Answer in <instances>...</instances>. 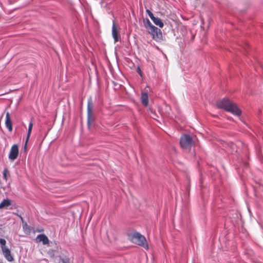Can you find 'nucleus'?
<instances>
[{"label": "nucleus", "instance_id": "2", "mask_svg": "<svg viewBox=\"0 0 263 263\" xmlns=\"http://www.w3.org/2000/svg\"><path fill=\"white\" fill-rule=\"evenodd\" d=\"M128 239L132 242L142 246L145 249H148L146 238L139 232H133L127 234Z\"/></svg>", "mask_w": 263, "mask_h": 263}, {"label": "nucleus", "instance_id": "13", "mask_svg": "<svg viewBox=\"0 0 263 263\" xmlns=\"http://www.w3.org/2000/svg\"><path fill=\"white\" fill-rule=\"evenodd\" d=\"M152 21H153L155 25L158 26L159 27H163V23L160 18L154 17Z\"/></svg>", "mask_w": 263, "mask_h": 263}, {"label": "nucleus", "instance_id": "9", "mask_svg": "<svg viewBox=\"0 0 263 263\" xmlns=\"http://www.w3.org/2000/svg\"><path fill=\"white\" fill-rule=\"evenodd\" d=\"M37 242H42L43 245H47L49 243L48 237L44 234H40L36 238Z\"/></svg>", "mask_w": 263, "mask_h": 263}, {"label": "nucleus", "instance_id": "12", "mask_svg": "<svg viewBox=\"0 0 263 263\" xmlns=\"http://www.w3.org/2000/svg\"><path fill=\"white\" fill-rule=\"evenodd\" d=\"M141 101L143 105L147 106L148 103V96L147 93H142L141 95Z\"/></svg>", "mask_w": 263, "mask_h": 263}, {"label": "nucleus", "instance_id": "3", "mask_svg": "<svg viewBox=\"0 0 263 263\" xmlns=\"http://www.w3.org/2000/svg\"><path fill=\"white\" fill-rule=\"evenodd\" d=\"M194 145V141L191 136L186 134L182 136V153L190 152Z\"/></svg>", "mask_w": 263, "mask_h": 263}, {"label": "nucleus", "instance_id": "19", "mask_svg": "<svg viewBox=\"0 0 263 263\" xmlns=\"http://www.w3.org/2000/svg\"><path fill=\"white\" fill-rule=\"evenodd\" d=\"M146 12H147V13L148 14V16L150 17V18L153 20V18L155 17L153 15V14L151 12L150 10L147 9Z\"/></svg>", "mask_w": 263, "mask_h": 263}, {"label": "nucleus", "instance_id": "1", "mask_svg": "<svg viewBox=\"0 0 263 263\" xmlns=\"http://www.w3.org/2000/svg\"><path fill=\"white\" fill-rule=\"evenodd\" d=\"M216 105L218 108L223 109L234 115L239 116L241 114V111L237 105L229 99L220 100L217 102Z\"/></svg>", "mask_w": 263, "mask_h": 263}, {"label": "nucleus", "instance_id": "25", "mask_svg": "<svg viewBox=\"0 0 263 263\" xmlns=\"http://www.w3.org/2000/svg\"><path fill=\"white\" fill-rule=\"evenodd\" d=\"M138 71H139L140 74H141V71H140L139 68H138Z\"/></svg>", "mask_w": 263, "mask_h": 263}, {"label": "nucleus", "instance_id": "5", "mask_svg": "<svg viewBox=\"0 0 263 263\" xmlns=\"http://www.w3.org/2000/svg\"><path fill=\"white\" fill-rule=\"evenodd\" d=\"M148 33L151 34L155 40L160 41L162 39V34L160 29L156 27H152V29H148Z\"/></svg>", "mask_w": 263, "mask_h": 263}, {"label": "nucleus", "instance_id": "23", "mask_svg": "<svg viewBox=\"0 0 263 263\" xmlns=\"http://www.w3.org/2000/svg\"><path fill=\"white\" fill-rule=\"evenodd\" d=\"M186 190L189 192V185H187L186 186Z\"/></svg>", "mask_w": 263, "mask_h": 263}, {"label": "nucleus", "instance_id": "20", "mask_svg": "<svg viewBox=\"0 0 263 263\" xmlns=\"http://www.w3.org/2000/svg\"><path fill=\"white\" fill-rule=\"evenodd\" d=\"M4 177L6 178L7 175V170H5L3 172Z\"/></svg>", "mask_w": 263, "mask_h": 263}, {"label": "nucleus", "instance_id": "15", "mask_svg": "<svg viewBox=\"0 0 263 263\" xmlns=\"http://www.w3.org/2000/svg\"><path fill=\"white\" fill-rule=\"evenodd\" d=\"M23 231L26 234H29L31 232V229L30 226L27 224L26 222H25L23 224Z\"/></svg>", "mask_w": 263, "mask_h": 263}, {"label": "nucleus", "instance_id": "22", "mask_svg": "<svg viewBox=\"0 0 263 263\" xmlns=\"http://www.w3.org/2000/svg\"><path fill=\"white\" fill-rule=\"evenodd\" d=\"M186 33L187 34H190L192 36V39L194 37L191 31H189V32H187Z\"/></svg>", "mask_w": 263, "mask_h": 263}, {"label": "nucleus", "instance_id": "7", "mask_svg": "<svg viewBox=\"0 0 263 263\" xmlns=\"http://www.w3.org/2000/svg\"><path fill=\"white\" fill-rule=\"evenodd\" d=\"M2 252L4 257L8 261H12L14 260L11 252L8 248H4V250H2Z\"/></svg>", "mask_w": 263, "mask_h": 263}, {"label": "nucleus", "instance_id": "8", "mask_svg": "<svg viewBox=\"0 0 263 263\" xmlns=\"http://www.w3.org/2000/svg\"><path fill=\"white\" fill-rule=\"evenodd\" d=\"M112 35L114 39L115 43H116L119 41V35L118 31L117 29V28L116 26L115 25V23H113L112 27Z\"/></svg>", "mask_w": 263, "mask_h": 263}, {"label": "nucleus", "instance_id": "24", "mask_svg": "<svg viewBox=\"0 0 263 263\" xmlns=\"http://www.w3.org/2000/svg\"><path fill=\"white\" fill-rule=\"evenodd\" d=\"M186 180H187V182H188L189 181V177L187 176H186Z\"/></svg>", "mask_w": 263, "mask_h": 263}, {"label": "nucleus", "instance_id": "10", "mask_svg": "<svg viewBox=\"0 0 263 263\" xmlns=\"http://www.w3.org/2000/svg\"><path fill=\"white\" fill-rule=\"evenodd\" d=\"M5 124L10 132L12 130V122L10 119V114L8 112L6 113Z\"/></svg>", "mask_w": 263, "mask_h": 263}, {"label": "nucleus", "instance_id": "14", "mask_svg": "<svg viewBox=\"0 0 263 263\" xmlns=\"http://www.w3.org/2000/svg\"><path fill=\"white\" fill-rule=\"evenodd\" d=\"M32 127H33V123L32 122H30L29 124L28 133H27V136L26 140V143H27L29 140V139L30 138V135L31 133Z\"/></svg>", "mask_w": 263, "mask_h": 263}, {"label": "nucleus", "instance_id": "17", "mask_svg": "<svg viewBox=\"0 0 263 263\" xmlns=\"http://www.w3.org/2000/svg\"><path fill=\"white\" fill-rule=\"evenodd\" d=\"M6 241L3 238H0V245L1 246L2 250H4V248H7L6 247Z\"/></svg>", "mask_w": 263, "mask_h": 263}, {"label": "nucleus", "instance_id": "11", "mask_svg": "<svg viewBox=\"0 0 263 263\" xmlns=\"http://www.w3.org/2000/svg\"><path fill=\"white\" fill-rule=\"evenodd\" d=\"M12 203V201L8 199H4L0 203V210L7 209Z\"/></svg>", "mask_w": 263, "mask_h": 263}, {"label": "nucleus", "instance_id": "4", "mask_svg": "<svg viewBox=\"0 0 263 263\" xmlns=\"http://www.w3.org/2000/svg\"><path fill=\"white\" fill-rule=\"evenodd\" d=\"M93 104L91 101V99H90L88 101L87 104V124L88 127L89 128L90 124L94 121V117L92 114Z\"/></svg>", "mask_w": 263, "mask_h": 263}, {"label": "nucleus", "instance_id": "21", "mask_svg": "<svg viewBox=\"0 0 263 263\" xmlns=\"http://www.w3.org/2000/svg\"><path fill=\"white\" fill-rule=\"evenodd\" d=\"M18 216L20 218L23 224L25 222L24 221L23 218L20 215H18Z\"/></svg>", "mask_w": 263, "mask_h": 263}, {"label": "nucleus", "instance_id": "18", "mask_svg": "<svg viewBox=\"0 0 263 263\" xmlns=\"http://www.w3.org/2000/svg\"><path fill=\"white\" fill-rule=\"evenodd\" d=\"M61 260L62 263H71L70 259L68 257L61 258Z\"/></svg>", "mask_w": 263, "mask_h": 263}, {"label": "nucleus", "instance_id": "16", "mask_svg": "<svg viewBox=\"0 0 263 263\" xmlns=\"http://www.w3.org/2000/svg\"><path fill=\"white\" fill-rule=\"evenodd\" d=\"M144 26L147 29V31H148V29H152V27H155L148 19L144 21Z\"/></svg>", "mask_w": 263, "mask_h": 263}, {"label": "nucleus", "instance_id": "6", "mask_svg": "<svg viewBox=\"0 0 263 263\" xmlns=\"http://www.w3.org/2000/svg\"><path fill=\"white\" fill-rule=\"evenodd\" d=\"M18 155V147L16 144H14L11 147L9 154V159L13 161L15 160Z\"/></svg>", "mask_w": 263, "mask_h": 263}]
</instances>
